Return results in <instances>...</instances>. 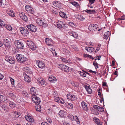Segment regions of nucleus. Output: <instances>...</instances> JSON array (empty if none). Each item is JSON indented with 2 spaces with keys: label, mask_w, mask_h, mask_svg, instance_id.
Instances as JSON below:
<instances>
[{
  "label": "nucleus",
  "mask_w": 125,
  "mask_h": 125,
  "mask_svg": "<svg viewBox=\"0 0 125 125\" xmlns=\"http://www.w3.org/2000/svg\"><path fill=\"white\" fill-rule=\"evenodd\" d=\"M105 34L107 36H108V37H109V35L110 34V33L109 31H107L106 32Z\"/></svg>",
  "instance_id": "63"
},
{
  "label": "nucleus",
  "mask_w": 125,
  "mask_h": 125,
  "mask_svg": "<svg viewBox=\"0 0 125 125\" xmlns=\"http://www.w3.org/2000/svg\"><path fill=\"white\" fill-rule=\"evenodd\" d=\"M80 75L84 77H86V74L84 72H80Z\"/></svg>",
  "instance_id": "45"
},
{
  "label": "nucleus",
  "mask_w": 125,
  "mask_h": 125,
  "mask_svg": "<svg viewBox=\"0 0 125 125\" xmlns=\"http://www.w3.org/2000/svg\"><path fill=\"white\" fill-rule=\"evenodd\" d=\"M7 97L4 95H0V100L3 102H7Z\"/></svg>",
  "instance_id": "17"
},
{
  "label": "nucleus",
  "mask_w": 125,
  "mask_h": 125,
  "mask_svg": "<svg viewBox=\"0 0 125 125\" xmlns=\"http://www.w3.org/2000/svg\"><path fill=\"white\" fill-rule=\"evenodd\" d=\"M73 85L75 86L77 88L79 86V84L78 83L75 82H73L71 83Z\"/></svg>",
  "instance_id": "34"
},
{
  "label": "nucleus",
  "mask_w": 125,
  "mask_h": 125,
  "mask_svg": "<svg viewBox=\"0 0 125 125\" xmlns=\"http://www.w3.org/2000/svg\"><path fill=\"white\" fill-rule=\"evenodd\" d=\"M65 113L64 111L61 110L59 111V114L61 117H63L65 115Z\"/></svg>",
  "instance_id": "36"
},
{
  "label": "nucleus",
  "mask_w": 125,
  "mask_h": 125,
  "mask_svg": "<svg viewBox=\"0 0 125 125\" xmlns=\"http://www.w3.org/2000/svg\"><path fill=\"white\" fill-rule=\"evenodd\" d=\"M25 10L28 12H30L31 14H33L34 13L33 8L29 5H26L25 6Z\"/></svg>",
  "instance_id": "9"
},
{
  "label": "nucleus",
  "mask_w": 125,
  "mask_h": 125,
  "mask_svg": "<svg viewBox=\"0 0 125 125\" xmlns=\"http://www.w3.org/2000/svg\"><path fill=\"white\" fill-rule=\"evenodd\" d=\"M20 16L21 18L23 20L25 21H27L28 19L27 17L24 15V13H21V14H20Z\"/></svg>",
  "instance_id": "18"
},
{
  "label": "nucleus",
  "mask_w": 125,
  "mask_h": 125,
  "mask_svg": "<svg viewBox=\"0 0 125 125\" xmlns=\"http://www.w3.org/2000/svg\"><path fill=\"white\" fill-rule=\"evenodd\" d=\"M52 110L51 109H49L48 110L47 113L48 115H52Z\"/></svg>",
  "instance_id": "39"
},
{
  "label": "nucleus",
  "mask_w": 125,
  "mask_h": 125,
  "mask_svg": "<svg viewBox=\"0 0 125 125\" xmlns=\"http://www.w3.org/2000/svg\"><path fill=\"white\" fill-rule=\"evenodd\" d=\"M10 106L12 108H13L15 106V104L13 102H10L9 103Z\"/></svg>",
  "instance_id": "37"
},
{
  "label": "nucleus",
  "mask_w": 125,
  "mask_h": 125,
  "mask_svg": "<svg viewBox=\"0 0 125 125\" xmlns=\"http://www.w3.org/2000/svg\"><path fill=\"white\" fill-rule=\"evenodd\" d=\"M49 81L52 83H55L56 81V78L53 76L51 75L49 78Z\"/></svg>",
  "instance_id": "13"
},
{
  "label": "nucleus",
  "mask_w": 125,
  "mask_h": 125,
  "mask_svg": "<svg viewBox=\"0 0 125 125\" xmlns=\"http://www.w3.org/2000/svg\"><path fill=\"white\" fill-rule=\"evenodd\" d=\"M9 25H7V24H5V25H4V26H3L4 28H6L8 30H9Z\"/></svg>",
  "instance_id": "55"
},
{
  "label": "nucleus",
  "mask_w": 125,
  "mask_h": 125,
  "mask_svg": "<svg viewBox=\"0 0 125 125\" xmlns=\"http://www.w3.org/2000/svg\"><path fill=\"white\" fill-rule=\"evenodd\" d=\"M24 80L26 82H29L31 81V78L28 75L25 74V75H24Z\"/></svg>",
  "instance_id": "21"
},
{
  "label": "nucleus",
  "mask_w": 125,
  "mask_h": 125,
  "mask_svg": "<svg viewBox=\"0 0 125 125\" xmlns=\"http://www.w3.org/2000/svg\"><path fill=\"white\" fill-rule=\"evenodd\" d=\"M25 118L29 122H34V120L33 119L31 116H30L29 115H27L25 116Z\"/></svg>",
  "instance_id": "15"
},
{
  "label": "nucleus",
  "mask_w": 125,
  "mask_h": 125,
  "mask_svg": "<svg viewBox=\"0 0 125 125\" xmlns=\"http://www.w3.org/2000/svg\"><path fill=\"white\" fill-rule=\"evenodd\" d=\"M10 81L12 86H14V80L13 79L11 78V79H10Z\"/></svg>",
  "instance_id": "53"
},
{
  "label": "nucleus",
  "mask_w": 125,
  "mask_h": 125,
  "mask_svg": "<svg viewBox=\"0 0 125 125\" xmlns=\"http://www.w3.org/2000/svg\"><path fill=\"white\" fill-rule=\"evenodd\" d=\"M99 107V106H98L96 105H94L93 106L94 108L95 109H96L97 110H98V108H99L98 107Z\"/></svg>",
  "instance_id": "59"
},
{
  "label": "nucleus",
  "mask_w": 125,
  "mask_h": 125,
  "mask_svg": "<svg viewBox=\"0 0 125 125\" xmlns=\"http://www.w3.org/2000/svg\"><path fill=\"white\" fill-rule=\"evenodd\" d=\"M35 107L37 111L40 112L41 110V106L39 104H36Z\"/></svg>",
  "instance_id": "29"
},
{
  "label": "nucleus",
  "mask_w": 125,
  "mask_h": 125,
  "mask_svg": "<svg viewBox=\"0 0 125 125\" xmlns=\"http://www.w3.org/2000/svg\"><path fill=\"white\" fill-rule=\"evenodd\" d=\"M94 120L95 122L97 124L99 121V119L97 118H94Z\"/></svg>",
  "instance_id": "52"
},
{
  "label": "nucleus",
  "mask_w": 125,
  "mask_h": 125,
  "mask_svg": "<svg viewBox=\"0 0 125 125\" xmlns=\"http://www.w3.org/2000/svg\"><path fill=\"white\" fill-rule=\"evenodd\" d=\"M5 59L6 61H8L11 64H13L15 62L14 59L12 58L11 56H7L6 57Z\"/></svg>",
  "instance_id": "8"
},
{
  "label": "nucleus",
  "mask_w": 125,
  "mask_h": 125,
  "mask_svg": "<svg viewBox=\"0 0 125 125\" xmlns=\"http://www.w3.org/2000/svg\"><path fill=\"white\" fill-rule=\"evenodd\" d=\"M99 108H98V110L100 111L101 112H103L104 111V108H103L102 107H99Z\"/></svg>",
  "instance_id": "48"
},
{
  "label": "nucleus",
  "mask_w": 125,
  "mask_h": 125,
  "mask_svg": "<svg viewBox=\"0 0 125 125\" xmlns=\"http://www.w3.org/2000/svg\"><path fill=\"white\" fill-rule=\"evenodd\" d=\"M53 94L54 96L53 97L54 100L56 99V97L59 96L58 93L56 92H54Z\"/></svg>",
  "instance_id": "41"
},
{
  "label": "nucleus",
  "mask_w": 125,
  "mask_h": 125,
  "mask_svg": "<svg viewBox=\"0 0 125 125\" xmlns=\"http://www.w3.org/2000/svg\"><path fill=\"white\" fill-rule=\"evenodd\" d=\"M67 97L68 99L72 101H74L76 99L75 95L73 94H68L67 95Z\"/></svg>",
  "instance_id": "7"
},
{
  "label": "nucleus",
  "mask_w": 125,
  "mask_h": 125,
  "mask_svg": "<svg viewBox=\"0 0 125 125\" xmlns=\"http://www.w3.org/2000/svg\"><path fill=\"white\" fill-rule=\"evenodd\" d=\"M36 31V27L33 25H32L30 31L32 32H35Z\"/></svg>",
  "instance_id": "27"
},
{
  "label": "nucleus",
  "mask_w": 125,
  "mask_h": 125,
  "mask_svg": "<svg viewBox=\"0 0 125 125\" xmlns=\"http://www.w3.org/2000/svg\"><path fill=\"white\" fill-rule=\"evenodd\" d=\"M32 100L36 104H39L41 101L40 98L36 96V95H32L31 96Z\"/></svg>",
  "instance_id": "5"
},
{
  "label": "nucleus",
  "mask_w": 125,
  "mask_h": 125,
  "mask_svg": "<svg viewBox=\"0 0 125 125\" xmlns=\"http://www.w3.org/2000/svg\"><path fill=\"white\" fill-rule=\"evenodd\" d=\"M43 80H44V79H43L42 78H41L40 77H39V78H38L37 80L38 82L40 83Z\"/></svg>",
  "instance_id": "47"
},
{
  "label": "nucleus",
  "mask_w": 125,
  "mask_h": 125,
  "mask_svg": "<svg viewBox=\"0 0 125 125\" xmlns=\"http://www.w3.org/2000/svg\"><path fill=\"white\" fill-rule=\"evenodd\" d=\"M52 3L54 6H57V5H58L59 4L58 2L57 1H54L52 2Z\"/></svg>",
  "instance_id": "50"
},
{
  "label": "nucleus",
  "mask_w": 125,
  "mask_h": 125,
  "mask_svg": "<svg viewBox=\"0 0 125 125\" xmlns=\"http://www.w3.org/2000/svg\"><path fill=\"white\" fill-rule=\"evenodd\" d=\"M25 28L22 27H20V30L21 33H22V32H23V30Z\"/></svg>",
  "instance_id": "56"
},
{
  "label": "nucleus",
  "mask_w": 125,
  "mask_h": 125,
  "mask_svg": "<svg viewBox=\"0 0 125 125\" xmlns=\"http://www.w3.org/2000/svg\"><path fill=\"white\" fill-rule=\"evenodd\" d=\"M87 13L90 14H94L95 13V10H88L86 11Z\"/></svg>",
  "instance_id": "30"
},
{
  "label": "nucleus",
  "mask_w": 125,
  "mask_h": 125,
  "mask_svg": "<svg viewBox=\"0 0 125 125\" xmlns=\"http://www.w3.org/2000/svg\"><path fill=\"white\" fill-rule=\"evenodd\" d=\"M1 108L4 111L6 110L7 111L8 109V107L5 104L1 106Z\"/></svg>",
  "instance_id": "35"
},
{
  "label": "nucleus",
  "mask_w": 125,
  "mask_h": 125,
  "mask_svg": "<svg viewBox=\"0 0 125 125\" xmlns=\"http://www.w3.org/2000/svg\"><path fill=\"white\" fill-rule=\"evenodd\" d=\"M59 13L60 16L62 18H67V16L64 13L61 11Z\"/></svg>",
  "instance_id": "23"
},
{
  "label": "nucleus",
  "mask_w": 125,
  "mask_h": 125,
  "mask_svg": "<svg viewBox=\"0 0 125 125\" xmlns=\"http://www.w3.org/2000/svg\"><path fill=\"white\" fill-rule=\"evenodd\" d=\"M32 25V24H30L26 26L28 28L29 30H30Z\"/></svg>",
  "instance_id": "58"
},
{
  "label": "nucleus",
  "mask_w": 125,
  "mask_h": 125,
  "mask_svg": "<svg viewBox=\"0 0 125 125\" xmlns=\"http://www.w3.org/2000/svg\"><path fill=\"white\" fill-rule=\"evenodd\" d=\"M65 104H66L67 107L69 109H71L73 108V104L71 103H69L67 102L65 103Z\"/></svg>",
  "instance_id": "25"
},
{
  "label": "nucleus",
  "mask_w": 125,
  "mask_h": 125,
  "mask_svg": "<svg viewBox=\"0 0 125 125\" xmlns=\"http://www.w3.org/2000/svg\"><path fill=\"white\" fill-rule=\"evenodd\" d=\"M10 42L8 39H5L3 40V43L6 47H7L8 48H10Z\"/></svg>",
  "instance_id": "10"
},
{
  "label": "nucleus",
  "mask_w": 125,
  "mask_h": 125,
  "mask_svg": "<svg viewBox=\"0 0 125 125\" xmlns=\"http://www.w3.org/2000/svg\"><path fill=\"white\" fill-rule=\"evenodd\" d=\"M36 90L35 88L32 87L31 88L29 93L31 94L32 95H35Z\"/></svg>",
  "instance_id": "14"
},
{
  "label": "nucleus",
  "mask_w": 125,
  "mask_h": 125,
  "mask_svg": "<svg viewBox=\"0 0 125 125\" xmlns=\"http://www.w3.org/2000/svg\"><path fill=\"white\" fill-rule=\"evenodd\" d=\"M69 34L71 36L76 38H77L78 37V34L74 31H70L69 32Z\"/></svg>",
  "instance_id": "20"
},
{
  "label": "nucleus",
  "mask_w": 125,
  "mask_h": 125,
  "mask_svg": "<svg viewBox=\"0 0 125 125\" xmlns=\"http://www.w3.org/2000/svg\"><path fill=\"white\" fill-rule=\"evenodd\" d=\"M97 28H98V26L94 24H91L88 27L89 30L92 31H96Z\"/></svg>",
  "instance_id": "6"
},
{
  "label": "nucleus",
  "mask_w": 125,
  "mask_h": 125,
  "mask_svg": "<svg viewBox=\"0 0 125 125\" xmlns=\"http://www.w3.org/2000/svg\"><path fill=\"white\" fill-rule=\"evenodd\" d=\"M22 34H23L28 35L29 34V32L28 30L26 28H25L23 30V32H22Z\"/></svg>",
  "instance_id": "32"
},
{
  "label": "nucleus",
  "mask_w": 125,
  "mask_h": 125,
  "mask_svg": "<svg viewBox=\"0 0 125 125\" xmlns=\"http://www.w3.org/2000/svg\"><path fill=\"white\" fill-rule=\"evenodd\" d=\"M26 43L29 48L31 50H34L36 49V46L35 44L30 40H27Z\"/></svg>",
  "instance_id": "2"
},
{
  "label": "nucleus",
  "mask_w": 125,
  "mask_h": 125,
  "mask_svg": "<svg viewBox=\"0 0 125 125\" xmlns=\"http://www.w3.org/2000/svg\"><path fill=\"white\" fill-rule=\"evenodd\" d=\"M71 3L76 7L78 8L80 7L79 4L76 2H72Z\"/></svg>",
  "instance_id": "31"
},
{
  "label": "nucleus",
  "mask_w": 125,
  "mask_h": 125,
  "mask_svg": "<svg viewBox=\"0 0 125 125\" xmlns=\"http://www.w3.org/2000/svg\"><path fill=\"white\" fill-rule=\"evenodd\" d=\"M16 57L17 61L20 63H23L27 60L25 57L21 54L16 55Z\"/></svg>",
  "instance_id": "1"
},
{
  "label": "nucleus",
  "mask_w": 125,
  "mask_h": 125,
  "mask_svg": "<svg viewBox=\"0 0 125 125\" xmlns=\"http://www.w3.org/2000/svg\"><path fill=\"white\" fill-rule=\"evenodd\" d=\"M74 120H75L76 122H78V123L79 124L80 123L78 117L77 116H75Z\"/></svg>",
  "instance_id": "51"
},
{
  "label": "nucleus",
  "mask_w": 125,
  "mask_h": 125,
  "mask_svg": "<svg viewBox=\"0 0 125 125\" xmlns=\"http://www.w3.org/2000/svg\"><path fill=\"white\" fill-rule=\"evenodd\" d=\"M63 52L66 53H69V50H66V49L64 48L63 50Z\"/></svg>",
  "instance_id": "54"
},
{
  "label": "nucleus",
  "mask_w": 125,
  "mask_h": 125,
  "mask_svg": "<svg viewBox=\"0 0 125 125\" xmlns=\"http://www.w3.org/2000/svg\"><path fill=\"white\" fill-rule=\"evenodd\" d=\"M38 66L39 68L41 69H43L45 67V65L44 63L40 61L39 62Z\"/></svg>",
  "instance_id": "19"
},
{
  "label": "nucleus",
  "mask_w": 125,
  "mask_h": 125,
  "mask_svg": "<svg viewBox=\"0 0 125 125\" xmlns=\"http://www.w3.org/2000/svg\"><path fill=\"white\" fill-rule=\"evenodd\" d=\"M14 44L15 46L18 49H23L24 47L23 43L20 40H16L14 42Z\"/></svg>",
  "instance_id": "4"
},
{
  "label": "nucleus",
  "mask_w": 125,
  "mask_h": 125,
  "mask_svg": "<svg viewBox=\"0 0 125 125\" xmlns=\"http://www.w3.org/2000/svg\"><path fill=\"white\" fill-rule=\"evenodd\" d=\"M41 125H49L45 122H43L42 123Z\"/></svg>",
  "instance_id": "60"
},
{
  "label": "nucleus",
  "mask_w": 125,
  "mask_h": 125,
  "mask_svg": "<svg viewBox=\"0 0 125 125\" xmlns=\"http://www.w3.org/2000/svg\"><path fill=\"white\" fill-rule=\"evenodd\" d=\"M85 49L87 51L91 52L94 50V49L92 47H86L85 48Z\"/></svg>",
  "instance_id": "24"
},
{
  "label": "nucleus",
  "mask_w": 125,
  "mask_h": 125,
  "mask_svg": "<svg viewBox=\"0 0 125 125\" xmlns=\"http://www.w3.org/2000/svg\"><path fill=\"white\" fill-rule=\"evenodd\" d=\"M54 100L56 102L61 104H63L64 103V101L62 99L60 98L58 100H57V99H56Z\"/></svg>",
  "instance_id": "28"
},
{
  "label": "nucleus",
  "mask_w": 125,
  "mask_h": 125,
  "mask_svg": "<svg viewBox=\"0 0 125 125\" xmlns=\"http://www.w3.org/2000/svg\"><path fill=\"white\" fill-rule=\"evenodd\" d=\"M93 65L95 66V68L96 69L98 68V64L97 63L96 61H94L93 62Z\"/></svg>",
  "instance_id": "42"
},
{
  "label": "nucleus",
  "mask_w": 125,
  "mask_h": 125,
  "mask_svg": "<svg viewBox=\"0 0 125 125\" xmlns=\"http://www.w3.org/2000/svg\"><path fill=\"white\" fill-rule=\"evenodd\" d=\"M13 12V11L10 9H8L6 10V12L8 14H10L11 12Z\"/></svg>",
  "instance_id": "44"
},
{
  "label": "nucleus",
  "mask_w": 125,
  "mask_h": 125,
  "mask_svg": "<svg viewBox=\"0 0 125 125\" xmlns=\"http://www.w3.org/2000/svg\"><path fill=\"white\" fill-rule=\"evenodd\" d=\"M9 15L10 16L12 17H14L15 16L14 15V12H11L10 14Z\"/></svg>",
  "instance_id": "57"
},
{
  "label": "nucleus",
  "mask_w": 125,
  "mask_h": 125,
  "mask_svg": "<svg viewBox=\"0 0 125 125\" xmlns=\"http://www.w3.org/2000/svg\"><path fill=\"white\" fill-rule=\"evenodd\" d=\"M81 105L82 108L83 110L86 111L88 110V107L87 106L86 103L85 102H82L81 103Z\"/></svg>",
  "instance_id": "12"
},
{
  "label": "nucleus",
  "mask_w": 125,
  "mask_h": 125,
  "mask_svg": "<svg viewBox=\"0 0 125 125\" xmlns=\"http://www.w3.org/2000/svg\"><path fill=\"white\" fill-rule=\"evenodd\" d=\"M45 42L49 46L52 45L53 44L52 40L48 38H46Z\"/></svg>",
  "instance_id": "16"
},
{
  "label": "nucleus",
  "mask_w": 125,
  "mask_h": 125,
  "mask_svg": "<svg viewBox=\"0 0 125 125\" xmlns=\"http://www.w3.org/2000/svg\"><path fill=\"white\" fill-rule=\"evenodd\" d=\"M57 27L59 28H62V26L63 24V23L62 22L60 21H58L56 23Z\"/></svg>",
  "instance_id": "26"
},
{
  "label": "nucleus",
  "mask_w": 125,
  "mask_h": 125,
  "mask_svg": "<svg viewBox=\"0 0 125 125\" xmlns=\"http://www.w3.org/2000/svg\"><path fill=\"white\" fill-rule=\"evenodd\" d=\"M69 118H71V119L72 120H74V116L73 115H70L69 116Z\"/></svg>",
  "instance_id": "61"
},
{
  "label": "nucleus",
  "mask_w": 125,
  "mask_h": 125,
  "mask_svg": "<svg viewBox=\"0 0 125 125\" xmlns=\"http://www.w3.org/2000/svg\"><path fill=\"white\" fill-rule=\"evenodd\" d=\"M37 23L40 26H41L43 27L46 28L48 26V24L46 23L45 21L41 19H38L36 20Z\"/></svg>",
  "instance_id": "3"
},
{
  "label": "nucleus",
  "mask_w": 125,
  "mask_h": 125,
  "mask_svg": "<svg viewBox=\"0 0 125 125\" xmlns=\"http://www.w3.org/2000/svg\"><path fill=\"white\" fill-rule=\"evenodd\" d=\"M24 71L28 74H31L32 72L29 68L27 67H25L24 68Z\"/></svg>",
  "instance_id": "22"
},
{
  "label": "nucleus",
  "mask_w": 125,
  "mask_h": 125,
  "mask_svg": "<svg viewBox=\"0 0 125 125\" xmlns=\"http://www.w3.org/2000/svg\"><path fill=\"white\" fill-rule=\"evenodd\" d=\"M5 25L4 24V22L2 21L1 19H0V26L4 28L3 26Z\"/></svg>",
  "instance_id": "46"
},
{
  "label": "nucleus",
  "mask_w": 125,
  "mask_h": 125,
  "mask_svg": "<svg viewBox=\"0 0 125 125\" xmlns=\"http://www.w3.org/2000/svg\"><path fill=\"white\" fill-rule=\"evenodd\" d=\"M14 86L15 87V88L17 89H19V88H21L22 85L21 83H18L16 85H14Z\"/></svg>",
  "instance_id": "33"
},
{
  "label": "nucleus",
  "mask_w": 125,
  "mask_h": 125,
  "mask_svg": "<svg viewBox=\"0 0 125 125\" xmlns=\"http://www.w3.org/2000/svg\"><path fill=\"white\" fill-rule=\"evenodd\" d=\"M84 87L88 93L90 94L92 93V90L91 89L90 86L89 85H85Z\"/></svg>",
  "instance_id": "11"
},
{
  "label": "nucleus",
  "mask_w": 125,
  "mask_h": 125,
  "mask_svg": "<svg viewBox=\"0 0 125 125\" xmlns=\"http://www.w3.org/2000/svg\"><path fill=\"white\" fill-rule=\"evenodd\" d=\"M78 16V19L81 21H83L84 20L85 18H84L83 17L82 15H80Z\"/></svg>",
  "instance_id": "38"
},
{
  "label": "nucleus",
  "mask_w": 125,
  "mask_h": 125,
  "mask_svg": "<svg viewBox=\"0 0 125 125\" xmlns=\"http://www.w3.org/2000/svg\"><path fill=\"white\" fill-rule=\"evenodd\" d=\"M89 1L91 4H93L94 3L95 1V0H89Z\"/></svg>",
  "instance_id": "64"
},
{
  "label": "nucleus",
  "mask_w": 125,
  "mask_h": 125,
  "mask_svg": "<svg viewBox=\"0 0 125 125\" xmlns=\"http://www.w3.org/2000/svg\"><path fill=\"white\" fill-rule=\"evenodd\" d=\"M40 83H41L42 86L44 87H45L46 85V83L44 79Z\"/></svg>",
  "instance_id": "40"
},
{
  "label": "nucleus",
  "mask_w": 125,
  "mask_h": 125,
  "mask_svg": "<svg viewBox=\"0 0 125 125\" xmlns=\"http://www.w3.org/2000/svg\"><path fill=\"white\" fill-rule=\"evenodd\" d=\"M10 96L13 97L14 96V94L12 93H10L9 94Z\"/></svg>",
  "instance_id": "62"
},
{
  "label": "nucleus",
  "mask_w": 125,
  "mask_h": 125,
  "mask_svg": "<svg viewBox=\"0 0 125 125\" xmlns=\"http://www.w3.org/2000/svg\"><path fill=\"white\" fill-rule=\"evenodd\" d=\"M69 68L67 66H66L65 67L64 69L63 70V71H64L66 72H67L68 71L69 72Z\"/></svg>",
  "instance_id": "49"
},
{
  "label": "nucleus",
  "mask_w": 125,
  "mask_h": 125,
  "mask_svg": "<svg viewBox=\"0 0 125 125\" xmlns=\"http://www.w3.org/2000/svg\"><path fill=\"white\" fill-rule=\"evenodd\" d=\"M62 61L64 62L69 63L70 62V61L68 60L67 59L63 58L62 59Z\"/></svg>",
  "instance_id": "43"
}]
</instances>
